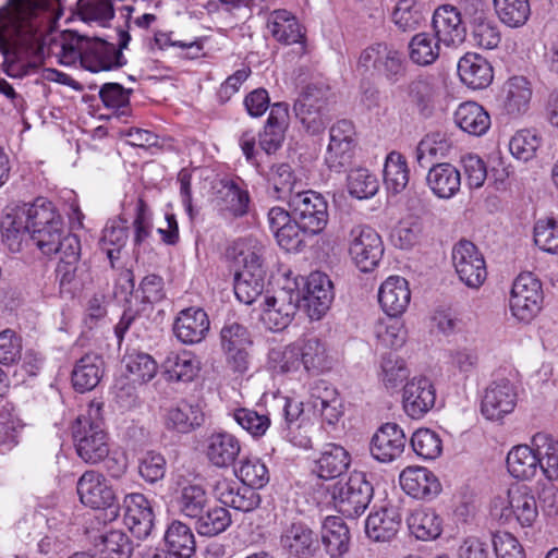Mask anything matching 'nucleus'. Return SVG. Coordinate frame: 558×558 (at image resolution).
Listing matches in <instances>:
<instances>
[{
	"instance_id": "40",
	"label": "nucleus",
	"mask_w": 558,
	"mask_h": 558,
	"mask_svg": "<svg viewBox=\"0 0 558 558\" xmlns=\"http://www.w3.org/2000/svg\"><path fill=\"white\" fill-rule=\"evenodd\" d=\"M350 454L343 447L327 444L315 462V471L320 478L332 480L342 475L350 466Z\"/></svg>"
},
{
	"instance_id": "50",
	"label": "nucleus",
	"mask_w": 558,
	"mask_h": 558,
	"mask_svg": "<svg viewBox=\"0 0 558 558\" xmlns=\"http://www.w3.org/2000/svg\"><path fill=\"white\" fill-rule=\"evenodd\" d=\"M410 171L407 160L398 151L387 155L384 166V183L393 194L402 192L409 183Z\"/></svg>"
},
{
	"instance_id": "62",
	"label": "nucleus",
	"mask_w": 558,
	"mask_h": 558,
	"mask_svg": "<svg viewBox=\"0 0 558 558\" xmlns=\"http://www.w3.org/2000/svg\"><path fill=\"white\" fill-rule=\"evenodd\" d=\"M124 362L128 373L135 383L146 384L157 374V362L147 353H130L124 357Z\"/></svg>"
},
{
	"instance_id": "7",
	"label": "nucleus",
	"mask_w": 558,
	"mask_h": 558,
	"mask_svg": "<svg viewBox=\"0 0 558 558\" xmlns=\"http://www.w3.org/2000/svg\"><path fill=\"white\" fill-rule=\"evenodd\" d=\"M29 238L41 252H49L53 247V240L59 239L63 232V220L50 202L37 198L29 204Z\"/></svg>"
},
{
	"instance_id": "55",
	"label": "nucleus",
	"mask_w": 558,
	"mask_h": 558,
	"mask_svg": "<svg viewBox=\"0 0 558 558\" xmlns=\"http://www.w3.org/2000/svg\"><path fill=\"white\" fill-rule=\"evenodd\" d=\"M407 95L421 116L427 118L432 114L435 90L429 77L417 76L412 80L407 86Z\"/></svg>"
},
{
	"instance_id": "48",
	"label": "nucleus",
	"mask_w": 558,
	"mask_h": 558,
	"mask_svg": "<svg viewBox=\"0 0 558 558\" xmlns=\"http://www.w3.org/2000/svg\"><path fill=\"white\" fill-rule=\"evenodd\" d=\"M532 446L538 452L542 463L539 470L551 482L558 480V440L547 433H536L532 438Z\"/></svg>"
},
{
	"instance_id": "38",
	"label": "nucleus",
	"mask_w": 558,
	"mask_h": 558,
	"mask_svg": "<svg viewBox=\"0 0 558 558\" xmlns=\"http://www.w3.org/2000/svg\"><path fill=\"white\" fill-rule=\"evenodd\" d=\"M454 123L465 133L474 136L484 135L490 128V116L475 101H466L454 111Z\"/></svg>"
},
{
	"instance_id": "11",
	"label": "nucleus",
	"mask_w": 558,
	"mask_h": 558,
	"mask_svg": "<svg viewBox=\"0 0 558 558\" xmlns=\"http://www.w3.org/2000/svg\"><path fill=\"white\" fill-rule=\"evenodd\" d=\"M215 202L223 217L242 218L246 216L251 205L247 184L238 175L221 178L218 182Z\"/></svg>"
},
{
	"instance_id": "27",
	"label": "nucleus",
	"mask_w": 558,
	"mask_h": 558,
	"mask_svg": "<svg viewBox=\"0 0 558 558\" xmlns=\"http://www.w3.org/2000/svg\"><path fill=\"white\" fill-rule=\"evenodd\" d=\"M289 126V106L287 102H275L271 105L270 113L264 126V132L259 134V146L271 154L278 150L286 136Z\"/></svg>"
},
{
	"instance_id": "30",
	"label": "nucleus",
	"mask_w": 558,
	"mask_h": 558,
	"mask_svg": "<svg viewBox=\"0 0 558 558\" xmlns=\"http://www.w3.org/2000/svg\"><path fill=\"white\" fill-rule=\"evenodd\" d=\"M426 182L436 197L450 199L460 191L461 173L452 163L439 162L429 168Z\"/></svg>"
},
{
	"instance_id": "1",
	"label": "nucleus",
	"mask_w": 558,
	"mask_h": 558,
	"mask_svg": "<svg viewBox=\"0 0 558 558\" xmlns=\"http://www.w3.org/2000/svg\"><path fill=\"white\" fill-rule=\"evenodd\" d=\"M121 10L126 13L124 27L117 29L118 47L102 38L82 36L72 32L70 41L61 46L62 57L69 61L78 58L81 64L90 72L109 71L125 65L126 59L122 50L128 48L131 40L129 28L134 7L124 5Z\"/></svg>"
},
{
	"instance_id": "61",
	"label": "nucleus",
	"mask_w": 558,
	"mask_h": 558,
	"mask_svg": "<svg viewBox=\"0 0 558 558\" xmlns=\"http://www.w3.org/2000/svg\"><path fill=\"white\" fill-rule=\"evenodd\" d=\"M347 186L351 196L357 199L373 197L379 189V183L373 173L365 168L352 169L347 178Z\"/></svg>"
},
{
	"instance_id": "14",
	"label": "nucleus",
	"mask_w": 558,
	"mask_h": 558,
	"mask_svg": "<svg viewBox=\"0 0 558 558\" xmlns=\"http://www.w3.org/2000/svg\"><path fill=\"white\" fill-rule=\"evenodd\" d=\"M300 295L298 292L280 290L275 295H266L263 303L262 319L272 331L287 328L298 312Z\"/></svg>"
},
{
	"instance_id": "25",
	"label": "nucleus",
	"mask_w": 558,
	"mask_h": 558,
	"mask_svg": "<svg viewBox=\"0 0 558 558\" xmlns=\"http://www.w3.org/2000/svg\"><path fill=\"white\" fill-rule=\"evenodd\" d=\"M335 298L329 277L320 271L312 272L306 281L305 301L312 319H320L329 310Z\"/></svg>"
},
{
	"instance_id": "24",
	"label": "nucleus",
	"mask_w": 558,
	"mask_h": 558,
	"mask_svg": "<svg viewBox=\"0 0 558 558\" xmlns=\"http://www.w3.org/2000/svg\"><path fill=\"white\" fill-rule=\"evenodd\" d=\"M282 549L291 557L310 558L318 548L315 533L303 522L287 525L280 536Z\"/></svg>"
},
{
	"instance_id": "10",
	"label": "nucleus",
	"mask_w": 558,
	"mask_h": 558,
	"mask_svg": "<svg viewBox=\"0 0 558 558\" xmlns=\"http://www.w3.org/2000/svg\"><path fill=\"white\" fill-rule=\"evenodd\" d=\"M138 296H141L144 306L142 308H134L133 306H129L123 312L120 322L114 327V333L119 339V342H121L128 330H130L132 327H136L137 325L143 324V318L145 316L144 312L147 308H150V305L165 299L166 292L162 277L155 274L145 276L140 283L138 290L136 291V298Z\"/></svg>"
},
{
	"instance_id": "53",
	"label": "nucleus",
	"mask_w": 558,
	"mask_h": 558,
	"mask_svg": "<svg viewBox=\"0 0 558 558\" xmlns=\"http://www.w3.org/2000/svg\"><path fill=\"white\" fill-rule=\"evenodd\" d=\"M129 238L128 220L120 217L106 225L100 238L102 250L113 266V260L119 257L120 250L126 244Z\"/></svg>"
},
{
	"instance_id": "3",
	"label": "nucleus",
	"mask_w": 558,
	"mask_h": 558,
	"mask_svg": "<svg viewBox=\"0 0 558 558\" xmlns=\"http://www.w3.org/2000/svg\"><path fill=\"white\" fill-rule=\"evenodd\" d=\"M341 230L349 256L355 266L363 272L374 270L384 254L378 232L368 225L355 222H344Z\"/></svg>"
},
{
	"instance_id": "43",
	"label": "nucleus",
	"mask_w": 558,
	"mask_h": 558,
	"mask_svg": "<svg viewBox=\"0 0 558 558\" xmlns=\"http://www.w3.org/2000/svg\"><path fill=\"white\" fill-rule=\"evenodd\" d=\"M165 371L172 381H192L201 371L199 359L191 351L171 352L163 363Z\"/></svg>"
},
{
	"instance_id": "2",
	"label": "nucleus",
	"mask_w": 558,
	"mask_h": 558,
	"mask_svg": "<svg viewBox=\"0 0 558 558\" xmlns=\"http://www.w3.org/2000/svg\"><path fill=\"white\" fill-rule=\"evenodd\" d=\"M104 403L93 400L85 413L72 424V437L77 456L88 464H97L110 452L108 434L104 427Z\"/></svg>"
},
{
	"instance_id": "60",
	"label": "nucleus",
	"mask_w": 558,
	"mask_h": 558,
	"mask_svg": "<svg viewBox=\"0 0 558 558\" xmlns=\"http://www.w3.org/2000/svg\"><path fill=\"white\" fill-rule=\"evenodd\" d=\"M267 364L276 374L296 372L301 367L296 342L270 349Z\"/></svg>"
},
{
	"instance_id": "5",
	"label": "nucleus",
	"mask_w": 558,
	"mask_h": 558,
	"mask_svg": "<svg viewBox=\"0 0 558 558\" xmlns=\"http://www.w3.org/2000/svg\"><path fill=\"white\" fill-rule=\"evenodd\" d=\"M374 495V487L364 472H353L345 483L332 489L336 509L344 517L355 519L364 513Z\"/></svg>"
},
{
	"instance_id": "52",
	"label": "nucleus",
	"mask_w": 558,
	"mask_h": 558,
	"mask_svg": "<svg viewBox=\"0 0 558 558\" xmlns=\"http://www.w3.org/2000/svg\"><path fill=\"white\" fill-rule=\"evenodd\" d=\"M234 474L239 481L254 490L265 487L270 480L267 465L256 457L243 458L234 469Z\"/></svg>"
},
{
	"instance_id": "19",
	"label": "nucleus",
	"mask_w": 558,
	"mask_h": 558,
	"mask_svg": "<svg viewBox=\"0 0 558 558\" xmlns=\"http://www.w3.org/2000/svg\"><path fill=\"white\" fill-rule=\"evenodd\" d=\"M123 520L131 533L137 538L147 537L154 526L155 514L149 500L140 493L125 495L123 499Z\"/></svg>"
},
{
	"instance_id": "54",
	"label": "nucleus",
	"mask_w": 558,
	"mask_h": 558,
	"mask_svg": "<svg viewBox=\"0 0 558 558\" xmlns=\"http://www.w3.org/2000/svg\"><path fill=\"white\" fill-rule=\"evenodd\" d=\"M425 20L424 8L416 0H399L392 12V21L402 32L417 29Z\"/></svg>"
},
{
	"instance_id": "63",
	"label": "nucleus",
	"mask_w": 558,
	"mask_h": 558,
	"mask_svg": "<svg viewBox=\"0 0 558 558\" xmlns=\"http://www.w3.org/2000/svg\"><path fill=\"white\" fill-rule=\"evenodd\" d=\"M413 451L425 460H434L442 452V440L436 432L420 428L411 437Z\"/></svg>"
},
{
	"instance_id": "35",
	"label": "nucleus",
	"mask_w": 558,
	"mask_h": 558,
	"mask_svg": "<svg viewBox=\"0 0 558 558\" xmlns=\"http://www.w3.org/2000/svg\"><path fill=\"white\" fill-rule=\"evenodd\" d=\"M300 364L308 373L320 374L331 368V357L325 341L317 337L296 341Z\"/></svg>"
},
{
	"instance_id": "46",
	"label": "nucleus",
	"mask_w": 558,
	"mask_h": 558,
	"mask_svg": "<svg viewBox=\"0 0 558 558\" xmlns=\"http://www.w3.org/2000/svg\"><path fill=\"white\" fill-rule=\"evenodd\" d=\"M194 520V526L202 536L214 537L225 532L231 524L230 512L211 501Z\"/></svg>"
},
{
	"instance_id": "31",
	"label": "nucleus",
	"mask_w": 558,
	"mask_h": 558,
	"mask_svg": "<svg viewBox=\"0 0 558 558\" xmlns=\"http://www.w3.org/2000/svg\"><path fill=\"white\" fill-rule=\"evenodd\" d=\"M240 452L239 439L227 432L214 433L206 439V457L217 468L233 465Z\"/></svg>"
},
{
	"instance_id": "32",
	"label": "nucleus",
	"mask_w": 558,
	"mask_h": 558,
	"mask_svg": "<svg viewBox=\"0 0 558 558\" xmlns=\"http://www.w3.org/2000/svg\"><path fill=\"white\" fill-rule=\"evenodd\" d=\"M104 364L102 357L95 352H88L81 356L71 373L74 389L78 392L93 390L104 375Z\"/></svg>"
},
{
	"instance_id": "6",
	"label": "nucleus",
	"mask_w": 558,
	"mask_h": 558,
	"mask_svg": "<svg viewBox=\"0 0 558 558\" xmlns=\"http://www.w3.org/2000/svg\"><path fill=\"white\" fill-rule=\"evenodd\" d=\"M292 217L307 234L317 235L328 223V203L325 197L312 190L292 194L288 199Z\"/></svg>"
},
{
	"instance_id": "39",
	"label": "nucleus",
	"mask_w": 558,
	"mask_h": 558,
	"mask_svg": "<svg viewBox=\"0 0 558 558\" xmlns=\"http://www.w3.org/2000/svg\"><path fill=\"white\" fill-rule=\"evenodd\" d=\"M265 246L255 238H241L233 242L229 248V255L238 265L250 272H265L263 269V256Z\"/></svg>"
},
{
	"instance_id": "36",
	"label": "nucleus",
	"mask_w": 558,
	"mask_h": 558,
	"mask_svg": "<svg viewBox=\"0 0 558 558\" xmlns=\"http://www.w3.org/2000/svg\"><path fill=\"white\" fill-rule=\"evenodd\" d=\"M267 28L271 36L283 45L301 43L304 38L298 19L286 9L274 10L268 14Z\"/></svg>"
},
{
	"instance_id": "57",
	"label": "nucleus",
	"mask_w": 558,
	"mask_h": 558,
	"mask_svg": "<svg viewBox=\"0 0 558 558\" xmlns=\"http://www.w3.org/2000/svg\"><path fill=\"white\" fill-rule=\"evenodd\" d=\"M0 51L3 54V70L11 77H23L33 69L31 62L24 59L21 48L11 44L0 32Z\"/></svg>"
},
{
	"instance_id": "26",
	"label": "nucleus",
	"mask_w": 558,
	"mask_h": 558,
	"mask_svg": "<svg viewBox=\"0 0 558 558\" xmlns=\"http://www.w3.org/2000/svg\"><path fill=\"white\" fill-rule=\"evenodd\" d=\"M411 291L408 281L400 276L388 277L380 286L378 301L389 317H398L408 308Z\"/></svg>"
},
{
	"instance_id": "20",
	"label": "nucleus",
	"mask_w": 558,
	"mask_h": 558,
	"mask_svg": "<svg viewBox=\"0 0 558 558\" xmlns=\"http://www.w3.org/2000/svg\"><path fill=\"white\" fill-rule=\"evenodd\" d=\"M210 322L201 307H187L180 311L173 323V333L184 344L202 342L209 331Z\"/></svg>"
},
{
	"instance_id": "17",
	"label": "nucleus",
	"mask_w": 558,
	"mask_h": 558,
	"mask_svg": "<svg viewBox=\"0 0 558 558\" xmlns=\"http://www.w3.org/2000/svg\"><path fill=\"white\" fill-rule=\"evenodd\" d=\"M407 437L402 428L396 423L381 425L369 441L372 457L380 463H390L403 453Z\"/></svg>"
},
{
	"instance_id": "59",
	"label": "nucleus",
	"mask_w": 558,
	"mask_h": 558,
	"mask_svg": "<svg viewBox=\"0 0 558 558\" xmlns=\"http://www.w3.org/2000/svg\"><path fill=\"white\" fill-rule=\"evenodd\" d=\"M499 20L509 27L524 25L531 14L529 0H494Z\"/></svg>"
},
{
	"instance_id": "45",
	"label": "nucleus",
	"mask_w": 558,
	"mask_h": 558,
	"mask_svg": "<svg viewBox=\"0 0 558 558\" xmlns=\"http://www.w3.org/2000/svg\"><path fill=\"white\" fill-rule=\"evenodd\" d=\"M409 531L417 539L437 538L442 531V520L432 509H416L407 519Z\"/></svg>"
},
{
	"instance_id": "44",
	"label": "nucleus",
	"mask_w": 558,
	"mask_h": 558,
	"mask_svg": "<svg viewBox=\"0 0 558 558\" xmlns=\"http://www.w3.org/2000/svg\"><path fill=\"white\" fill-rule=\"evenodd\" d=\"M165 542L168 551L180 558H190L196 549L195 537L191 527L178 520L168 525Z\"/></svg>"
},
{
	"instance_id": "28",
	"label": "nucleus",
	"mask_w": 558,
	"mask_h": 558,
	"mask_svg": "<svg viewBox=\"0 0 558 558\" xmlns=\"http://www.w3.org/2000/svg\"><path fill=\"white\" fill-rule=\"evenodd\" d=\"M458 75L469 88L484 89L493 82L494 71L486 58L468 52L458 62Z\"/></svg>"
},
{
	"instance_id": "47",
	"label": "nucleus",
	"mask_w": 558,
	"mask_h": 558,
	"mask_svg": "<svg viewBox=\"0 0 558 558\" xmlns=\"http://www.w3.org/2000/svg\"><path fill=\"white\" fill-rule=\"evenodd\" d=\"M210 501L206 489L199 484L187 483L178 490L177 505L179 511L190 519L194 520L198 514H202Z\"/></svg>"
},
{
	"instance_id": "49",
	"label": "nucleus",
	"mask_w": 558,
	"mask_h": 558,
	"mask_svg": "<svg viewBox=\"0 0 558 558\" xmlns=\"http://www.w3.org/2000/svg\"><path fill=\"white\" fill-rule=\"evenodd\" d=\"M124 211L132 210L134 219L133 227V242L138 246L145 242L153 231V213L147 203L138 196L131 197L130 201L123 204Z\"/></svg>"
},
{
	"instance_id": "51",
	"label": "nucleus",
	"mask_w": 558,
	"mask_h": 558,
	"mask_svg": "<svg viewBox=\"0 0 558 558\" xmlns=\"http://www.w3.org/2000/svg\"><path fill=\"white\" fill-rule=\"evenodd\" d=\"M265 288V272H250L239 270L234 278V293L236 299L246 305L253 304Z\"/></svg>"
},
{
	"instance_id": "16",
	"label": "nucleus",
	"mask_w": 558,
	"mask_h": 558,
	"mask_svg": "<svg viewBox=\"0 0 558 558\" xmlns=\"http://www.w3.org/2000/svg\"><path fill=\"white\" fill-rule=\"evenodd\" d=\"M80 500L92 509L111 508L116 502V494L106 477L95 471H85L76 484Z\"/></svg>"
},
{
	"instance_id": "23",
	"label": "nucleus",
	"mask_w": 558,
	"mask_h": 558,
	"mask_svg": "<svg viewBox=\"0 0 558 558\" xmlns=\"http://www.w3.org/2000/svg\"><path fill=\"white\" fill-rule=\"evenodd\" d=\"M399 483L405 494L416 499L430 500L441 492V484L427 468L409 466L404 469Z\"/></svg>"
},
{
	"instance_id": "42",
	"label": "nucleus",
	"mask_w": 558,
	"mask_h": 558,
	"mask_svg": "<svg viewBox=\"0 0 558 558\" xmlns=\"http://www.w3.org/2000/svg\"><path fill=\"white\" fill-rule=\"evenodd\" d=\"M322 541L327 553L332 557H341L349 550L350 532L340 517H327L322 527Z\"/></svg>"
},
{
	"instance_id": "41",
	"label": "nucleus",
	"mask_w": 558,
	"mask_h": 558,
	"mask_svg": "<svg viewBox=\"0 0 558 558\" xmlns=\"http://www.w3.org/2000/svg\"><path fill=\"white\" fill-rule=\"evenodd\" d=\"M465 19H469L474 45L484 49H494L499 45L501 36L498 26L483 10L475 9L472 13L465 10Z\"/></svg>"
},
{
	"instance_id": "9",
	"label": "nucleus",
	"mask_w": 558,
	"mask_h": 558,
	"mask_svg": "<svg viewBox=\"0 0 558 558\" xmlns=\"http://www.w3.org/2000/svg\"><path fill=\"white\" fill-rule=\"evenodd\" d=\"M543 291L541 281L532 272L520 274L511 289L509 306L520 322H531L541 310Z\"/></svg>"
},
{
	"instance_id": "18",
	"label": "nucleus",
	"mask_w": 558,
	"mask_h": 558,
	"mask_svg": "<svg viewBox=\"0 0 558 558\" xmlns=\"http://www.w3.org/2000/svg\"><path fill=\"white\" fill-rule=\"evenodd\" d=\"M433 27L438 41L445 46H457L464 41L466 35L465 14L453 5L444 4L438 7L433 14Z\"/></svg>"
},
{
	"instance_id": "33",
	"label": "nucleus",
	"mask_w": 558,
	"mask_h": 558,
	"mask_svg": "<svg viewBox=\"0 0 558 558\" xmlns=\"http://www.w3.org/2000/svg\"><path fill=\"white\" fill-rule=\"evenodd\" d=\"M502 512L507 519L512 514L521 526H531L537 517V504L526 485H513L508 489V507Z\"/></svg>"
},
{
	"instance_id": "56",
	"label": "nucleus",
	"mask_w": 558,
	"mask_h": 558,
	"mask_svg": "<svg viewBox=\"0 0 558 558\" xmlns=\"http://www.w3.org/2000/svg\"><path fill=\"white\" fill-rule=\"evenodd\" d=\"M96 546L105 558H130L134 550L133 542L121 530H111L101 534Z\"/></svg>"
},
{
	"instance_id": "22",
	"label": "nucleus",
	"mask_w": 558,
	"mask_h": 558,
	"mask_svg": "<svg viewBox=\"0 0 558 558\" xmlns=\"http://www.w3.org/2000/svg\"><path fill=\"white\" fill-rule=\"evenodd\" d=\"M436 390L426 377H413L403 388V409L412 418H421L435 405Z\"/></svg>"
},
{
	"instance_id": "8",
	"label": "nucleus",
	"mask_w": 558,
	"mask_h": 558,
	"mask_svg": "<svg viewBox=\"0 0 558 558\" xmlns=\"http://www.w3.org/2000/svg\"><path fill=\"white\" fill-rule=\"evenodd\" d=\"M253 341L247 328L236 322H228L220 330V345L229 369L244 374L251 364Z\"/></svg>"
},
{
	"instance_id": "13",
	"label": "nucleus",
	"mask_w": 558,
	"mask_h": 558,
	"mask_svg": "<svg viewBox=\"0 0 558 558\" xmlns=\"http://www.w3.org/2000/svg\"><path fill=\"white\" fill-rule=\"evenodd\" d=\"M518 401V390L509 379L501 378L490 383L484 391L481 412L490 421H498L510 414Z\"/></svg>"
},
{
	"instance_id": "29",
	"label": "nucleus",
	"mask_w": 558,
	"mask_h": 558,
	"mask_svg": "<svg viewBox=\"0 0 558 558\" xmlns=\"http://www.w3.org/2000/svg\"><path fill=\"white\" fill-rule=\"evenodd\" d=\"M401 520L399 507L389 504L369 513L365 522V532L375 542H388L396 536Z\"/></svg>"
},
{
	"instance_id": "4",
	"label": "nucleus",
	"mask_w": 558,
	"mask_h": 558,
	"mask_svg": "<svg viewBox=\"0 0 558 558\" xmlns=\"http://www.w3.org/2000/svg\"><path fill=\"white\" fill-rule=\"evenodd\" d=\"M356 71L362 75L383 76L390 83H397L405 74V62L399 50L386 43H377L360 52Z\"/></svg>"
},
{
	"instance_id": "12",
	"label": "nucleus",
	"mask_w": 558,
	"mask_h": 558,
	"mask_svg": "<svg viewBox=\"0 0 558 558\" xmlns=\"http://www.w3.org/2000/svg\"><path fill=\"white\" fill-rule=\"evenodd\" d=\"M452 263L459 279L469 288H480L487 276L486 263L478 248L461 240L452 248Z\"/></svg>"
},
{
	"instance_id": "21",
	"label": "nucleus",
	"mask_w": 558,
	"mask_h": 558,
	"mask_svg": "<svg viewBox=\"0 0 558 558\" xmlns=\"http://www.w3.org/2000/svg\"><path fill=\"white\" fill-rule=\"evenodd\" d=\"M205 421L201 401L197 398H184L169 407L165 416L168 429L179 433H190L199 427Z\"/></svg>"
},
{
	"instance_id": "58",
	"label": "nucleus",
	"mask_w": 558,
	"mask_h": 558,
	"mask_svg": "<svg viewBox=\"0 0 558 558\" xmlns=\"http://www.w3.org/2000/svg\"><path fill=\"white\" fill-rule=\"evenodd\" d=\"M437 38L428 33L414 35L409 44L411 60L420 65H429L439 57V44Z\"/></svg>"
},
{
	"instance_id": "15",
	"label": "nucleus",
	"mask_w": 558,
	"mask_h": 558,
	"mask_svg": "<svg viewBox=\"0 0 558 558\" xmlns=\"http://www.w3.org/2000/svg\"><path fill=\"white\" fill-rule=\"evenodd\" d=\"M213 494L222 505L242 512L253 511L262 500L256 490L241 481L228 477H220L215 482Z\"/></svg>"
},
{
	"instance_id": "64",
	"label": "nucleus",
	"mask_w": 558,
	"mask_h": 558,
	"mask_svg": "<svg viewBox=\"0 0 558 558\" xmlns=\"http://www.w3.org/2000/svg\"><path fill=\"white\" fill-rule=\"evenodd\" d=\"M535 245L549 254H558V216L538 219L534 225Z\"/></svg>"
},
{
	"instance_id": "37",
	"label": "nucleus",
	"mask_w": 558,
	"mask_h": 558,
	"mask_svg": "<svg viewBox=\"0 0 558 558\" xmlns=\"http://www.w3.org/2000/svg\"><path fill=\"white\" fill-rule=\"evenodd\" d=\"M542 460L533 446L519 445L513 447L507 456V469L511 476L521 481L533 478L538 470Z\"/></svg>"
},
{
	"instance_id": "34",
	"label": "nucleus",
	"mask_w": 558,
	"mask_h": 558,
	"mask_svg": "<svg viewBox=\"0 0 558 558\" xmlns=\"http://www.w3.org/2000/svg\"><path fill=\"white\" fill-rule=\"evenodd\" d=\"M502 92V108L507 114L517 118L529 111L533 92L531 83L524 76L510 77Z\"/></svg>"
}]
</instances>
